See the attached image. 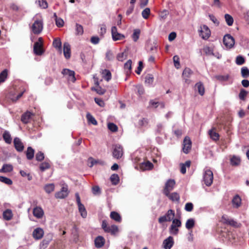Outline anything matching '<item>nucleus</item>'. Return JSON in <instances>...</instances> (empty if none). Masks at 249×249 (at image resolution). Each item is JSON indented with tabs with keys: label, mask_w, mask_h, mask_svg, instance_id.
Here are the masks:
<instances>
[{
	"label": "nucleus",
	"mask_w": 249,
	"mask_h": 249,
	"mask_svg": "<svg viewBox=\"0 0 249 249\" xmlns=\"http://www.w3.org/2000/svg\"><path fill=\"white\" fill-rule=\"evenodd\" d=\"M54 184L53 183H49L44 186V189L47 193L50 194L54 191Z\"/></svg>",
	"instance_id": "nucleus-29"
},
{
	"label": "nucleus",
	"mask_w": 249,
	"mask_h": 249,
	"mask_svg": "<svg viewBox=\"0 0 249 249\" xmlns=\"http://www.w3.org/2000/svg\"><path fill=\"white\" fill-rule=\"evenodd\" d=\"M248 93V91H246L245 89H241L240 93L239 94V99L241 100L244 101Z\"/></svg>",
	"instance_id": "nucleus-45"
},
{
	"label": "nucleus",
	"mask_w": 249,
	"mask_h": 249,
	"mask_svg": "<svg viewBox=\"0 0 249 249\" xmlns=\"http://www.w3.org/2000/svg\"><path fill=\"white\" fill-rule=\"evenodd\" d=\"M154 80V77L152 74H148L145 77V82L146 84L151 85Z\"/></svg>",
	"instance_id": "nucleus-52"
},
{
	"label": "nucleus",
	"mask_w": 249,
	"mask_h": 249,
	"mask_svg": "<svg viewBox=\"0 0 249 249\" xmlns=\"http://www.w3.org/2000/svg\"><path fill=\"white\" fill-rule=\"evenodd\" d=\"M223 43L227 48H231L235 43L234 39L230 35H226L223 37Z\"/></svg>",
	"instance_id": "nucleus-6"
},
{
	"label": "nucleus",
	"mask_w": 249,
	"mask_h": 249,
	"mask_svg": "<svg viewBox=\"0 0 249 249\" xmlns=\"http://www.w3.org/2000/svg\"><path fill=\"white\" fill-rule=\"evenodd\" d=\"M231 164L232 166H237L240 163V159L239 157H236L235 156H233L231 159Z\"/></svg>",
	"instance_id": "nucleus-34"
},
{
	"label": "nucleus",
	"mask_w": 249,
	"mask_h": 249,
	"mask_svg": "<svg viewBox=\"0 0 249 249\" xmlns=\"http://www.w3.org/2000/svg\"><path fill=\"white\" fill-rule=\"evenodd\" d=\"M199 36L203 39H207L211 35V31L207 25H203L199 30Z\"/></svg>",
	"instance_id": "nucleus-7"
},
{
	"label": "nucleus",
	"mask_w": 249,
	"mask_h": 249,
	"mask_svg": "<svg viewBox=\"0 0 249 249\" xmlns=\"http://www.w3.org/2000/svg\"><path fill=\"white\" fill-rule=\"evenodd\" d=\"M5 142L7 144H10L12 142V137L10 133L8 131H5L2 135Z\"/></svg>",
	"instance_id": "nucleus-22"
},
{
	"label": "nucleus",
	"mask_w": 249,
	"mask_h": 249,
	"mask_svg": "<svg viewBox=\"0 0 249 249\" xmlns=\"http://www.w3.org/2000/svg\"><path fill=\"white\" fill-rule=\"evenodd\" d=\"M166 196L173 201H178L180 199L179 194L176 192H174L171 194L169 193V195Z\"/></svg>",
	"instance_id": "nucleus-25"
},
{
	"label": "nucleus",
	"mask_w": 249,
	"mask_h": 249,
	"mask_svg": "<svg viewBox=\"0 0 249 249\" xmlns=\"http://www.w3.org/2000/svg\"><path fill=\"white\" fill-rule=\"evenodd\" d=\"M113 54L110 50H108L106 54V58L109 61L112 60L113 59Z\"/></svg>",
	"instance_id": "nucleus-63"
},
{
	"label": "nucleus",
	"mask_w": 249,
	"mask_h": 249,
	"mask_svg": "<svg viewBox=\"0 0 249 249\" xmlns=\"http://www.w3.org/2000/svg\"><path fill=\"white\" fill-rule=\"evenodd\" d=\"M235 62L237 65H241L245 63V59L243 56L238 55L236 58Z\"/></svg>",
	"instance_id": "nucleus-57"
},
{
	"label": "nucleus",
	"mask_w": 249,
	"mask_h": 249,
	"mask_svg": "<svg viewBox=\"0 0 249 249\" xmlns=\"http://www.w3.org/2000/svg\"><path fill=\"white\" fill-rule=\"evenodd\" d=\"M131 65L132 61L130 59L127 60V61L124 64V69L125 70H127V72H130L131 71Z\"/></svg>",
	"instance_id": "nucleus-43"
},
{
	"label": "nucleus",
	"mask_w": 249,
	"mask_h": 249,
	"mask_svg": "<svg viewBox=\"0 0 249 249\" xmlns=\"http://www.w3.org/2000/svg\"><path fill=\"white\" fill-rule=\"evenodd\" d=\"M110 217L112 219L118 222H121L122 220L120 215L118 213L114 211L110 213Z\"/></svg>",
	"instance_id": "nucleus-26"
},
{
	"label": "nucleus",
	"mask_w": 249,
	"mask_h": 249,
	"mask_svg": "<svg viewBox=\"0 0 249 249\" xmlns=\"http://www.w3.org/2000/svg\"><path fill=\"white\" fill-rule=\"evenodd\" d=\"M140 33V30L139 29H136L134 30L132 35V38L134 42H136L139 38Z\"/></svg>",
	"instance_id": "nucleus-37"
},
{
	"label": "nucleus",
	"mask_w": 249,
	"mask_h": 249,
	"mask_svg": "<svg viewBox=\"0 0 249 249\" xmlns=\"http://www.w3.org/2000/svg\"><path fill=\"white\" fill-rule=\"evenodd\" d=\"M112 183L114 185H116L118 183L119 181V178L117 174H114L112 175L110 178Z\"/></svg>",
	"instance_id": "nucleus-42"
},
{
	"label": "nucleus",
	"mask_w": 249,
	"mask_h": 249,
	"mask_svg": "<svg viewBox=\"0 0 249 249\" xmlns=\"http://www.w3.org/2000/svg\"><path fill=\"white\" fill-rule=\"evenodd\" d=\"M35 151L31 147H28L26 151V155L28 160H31L34 157Z\"/></svg>",
	"instance_id": "nucleus-27"
},
{
	"label": "nucleus",
	"mask_w": 249,
	"mask_h": 249,
	"mask_svg": "<svg viewBox=\"0 0 249 249\" xmlns=\"http://www.w3.org/2000/svg\"><path fill=\"white\" fill-rule=\"evenodd\" d=\"M103 77L107 81H109L111 79V73L110 71L107 69H105L102 71Z\"/></svg>",
	"instance_id": "nucleus-31"
},
{
	"label": "nucleus",
	"mask_w": 249,
	"mask_h": 249,
	"mask_svg": "<svg viewBox=\"0 0 249 249\" xmlns=\"http://www.w3.org/2000/svg\"><path fill=\"white\" fill-rule=\"evenodd\" d=\"M38 3L39 6L43 9H46L48 7V3L46 0H38L36 1Z\"/></svg>",
	"instance_id": "nucleus-44"
},
{
	"label": "nucleus",
	"mask_w": 249,
	"mask_h": 249,
	"mask_svg": "<svg viewBox=\"0 0 249 249\" xmlns=\"http://www.w3.org/2000/svg\"><path fill=\"white\" fill-rule=\"evenodd\" d=\"M78 210L83 218H86L87 216V213L84 205L82 204L78 206Z\"/></svg>",
	"instance_id": "nucleus-30"
},
{
	"label": "nucleus",
	"mask_w": 249,
	"mask_h": 249,
	"mask_svg": "<svg viewBox=\"0 0 249 249\" xmlns=\"http://www.w3.org/2000/svg\"><path fill=\"white\" fill-rule=\"evenodd\" d=\"M13 216L12 212L10 209H7L3 213V217L6 220H10Z\"/></svg>",
	"instance_id": "nucleus-24"
},
{
	"label": "nucleus",
	"mask_w": 249,
	"mask_h": 249,
	"mask_svg": "<svg viewBox=\"0 0 249 249\" xmlns=\"http://www.w3.org/2000/svg\"><path fill=\"white\" fill-rule=\"evenodd\" d=\"M43 230L40 228H37L33 231V236L35 239L38 240L43 237Z\"/></svg>",
	"instance_id": "nucleus-16"
},
{
	"label": "nucleus",
	"mask_w": 249,
	"mask_h": 249,
	"mask_svg": "<svg viewBox=\"0 0 249 249\" xmlns=\"http://www.w3.org/2000/svg\"><path fill=\"white\" fill-rule=\"evenodd\" d=\"M241 75L243 78L249 77V69L246 67H243L241 70Z\"/></svg>",
	"instance_id": "nucleus-38"
},
{
	"label": "nucleus",
	"mask_w": 249,
	"mask_h": 249,
	"mask_svg": "<svg viewBox=\"0 0 249 249\" xmlns=\"http://www.w3.org/2000/svg\"><path fill=\"white\" fill-rule=\"evenodd\" d=\"M232 204L236 207L238 208L241 204V199L239 195H235L232 200Z\"/></svg>",
	"instance_id": "nucleus-21"
},
{
	"label": "nucleus",
	"mask_w": 249,
	"mask_h": 249,
	"mask_svg": "<svg viewBox=\"0 0 249 249\" xmlns=\"http://www.w3.org/2000/svg\"><path fill=\"white\" fill-rule=\"evenodd\" d=\"M191 165V161L190 160L186 161L184 163L180 164V172L184 174L186 172V167H189Z\"/></svg>",
	"instance_id": "nucleus-28"
},
{
	"label": "nucleus",
	"mask_w": 249,
	"mask_h": 249,
	"mask_svg": "<svg viewBox=\"0 0 249 249\" xmlns=\"http://www.w3.org/2000/svg\"><path fill=\"white\" fill-rule=\"evenodd\" d=\"M53 45V47L58 50H61L62 43L59 38H55L54 39Z\"/></svg>",
	"instance_id": "nucleus-36"
},
{
	"label": "nucleus",
	"mask_w": 249,
	"mask_h": 249,
	"mask_svg": "<svg viewBox=\"0 0 249 249\" xmlns=\"http://www.w3.org/2000/svg\"><path fill=\"white\" fill-rule=\"evenodd\" d=\"M33 213L35 217L37 218H41L44 215V211L40 207L36 206L34 208Z\"/></svg>",
	"instance_id": "nucleus-13"
},
{
	"label": "nucleus",
	"mask_w": 249,
	"mask_h": 249,
	"mask_svg": "<svg viewBox=\"0 0 249 249\" xmlns=\"http://www.w3.org/2000/svg\"><path fill=\"white\" fill-rule=\"evenodd\" d=\"M20 174L22 177H27L28 180H31L33 178L32 176L30 174V173H27L25 171L20 170Z\"/></svg>",
	"instance_id": "nucleus-54"
},
{
	"label": "nucleus",
	"mask_w": 249,
	"mask_h": 249,
	"mask_svg": "<svg viewBox=\"0 0 249 249\" xmlns=\"http://www.w3.org/2000/svg\"><path fill=\"white\" fill-rule=\"evenodd\" d=\"M222 219L224 220V222L227 224H229L235 227H238V223L233 219L228 218H225V216H224L222 217Z\"/></svg>",
	"instance_id": "nucleus-23"
},
{
	"label": "nucleus",
	"mask_w": 249,
	"mask_h": 249,
	"mask_svg": "<svg viewBox=\"0 0 249 249\" xmlns=\"http://www.w3.org/2000/svg\"><path fill=\"white\" fill-rule=\"evenodd\" d=\"M50 167L49 162L45 161L42 162L40 165V169L42 171H45L46 169H49Z\"/></svg>",
	"instance_id": "nucleus-58"
},
{
	"label": "nucleus",
	"mask_w": 249,
	"mask_h": 249,
	"mask_svg": "<svg viewBox=\"0 0 249 249\" xmlns=\"http://www.w3.org/2000/svg\"><path fill=\"white\" fill-rule=\"evenodd\" d=\"M213 173L210 169H206L203 174V181L207 186L212 185L213 181Z\"/></svg>",
	"instance_id": "nucleus-2"
},
{
	"label": "nucleus",
	"mask_w": 249,
	"mask_h": 249,
	"mask_svg": "<svg viewBox=\"0 0 249 249\" xmlns=\"http://www.w3.org/2000/svg\"><path fill=\"white\" fill-rule=\"evenodd\" d=\"M62 73L63 74L69 76V80L72 82H74L76 80V78L74 76V71H73L70 70L69 69H63Z\"/></svg>",
	"instance_id": "nucleus-10"
},
{
	"label": "nucleus",
	"mask_w": 249,
	"mask_h": 249,
	"mask_svg": "<svg viewBox=\"0 0 249 249\" xmlns=\"http://www.w3.org/2000/svg\"><path fill=\"white\" fill-rule=\"evenodd\" d=\"M150 14V9L149 8H145L142 12V15L144 19H147Z\"/></svg>",
	"instance_id": "nucleus-47"
},
{
	"label": "nucleus",
	"mask_w": 249,
	"mask_h": 249,
	"mask_svg": "<svg viewBox=\"0 0 249 249\" xmlns=\"http://www.w3.org/2000/svg\"><path fill=\"white\" fill-rule=\"evenodd\" d=\"M195 220L193 218L188 219L185 224L186 228L190 230L193 228L195 226Z\"/></svg>",
	"instance_id": "nucleus-35"
},
{
	"label": "nucleus",
	"mask_w": 249,
	"mask_h": 249,
	"mask_svg": "<svg viewBox=\"0 0 249 249\" xmlns=\"http://www.w3.org/2000/svg\"><path fill=\"white\" fill-rule=\"evenodd\" d=\"M112 37L114 41H117L123 39L124 38V36L123 34L118 33Z\"/></svg>",
	"instance_id": "nucleus-56"
},
{
	"label": "nucleus",
	"mask_w": 249,
	"mask_h": 249,
	"mask_svg": "<svg viewBox=\"0 0 249 249\" xmlns=\"http://www.w3.org/2000/svg\"><path fill=\"white\" fill-rule=\"evenodd\" d=\"M43 28V23L42 18L36 19L31 27L32 32L36 35L39 34L42 32Z\"/></svg>",
	"instance_id": "nucleus-1"
},
{
	"label": "nucleus",
	"mask_w": 249,
	"mask_h": 249,
	"mask_svg": "<svg viewBox=\"0 0 249 249\" xmlns=\"http://www.w3.org/2000/svg\"><path fill=\"white\" fill-rule=\"evenodd\" d=\"M209 134L211 139H212L214 141H216L219 139V134L213 131V130H210L209 131Z\"/></svg>",
	"instance_id": "nucleus-39"
},
{
	"label": "nucleus",
	"mask_w": 249,
	"mask_h": 249,
	"mask_svg": "<svg viewBox=\"0 0 249 249\" xmlns=\"http://www.w3.org/2000/svg\"><path fill=\"white\" fill-rule=\"evenodd\" d=\"M225 19L227 24L229 26H231L233 23V18L229 14H226L225 15Z\"/></svg>",
	"instance_id": "nucleus-41"
},
{
	"label": "nucleus",
	"mask_w": 249,
	"mask_h": 249,
	"mask_svg": "<svg viewBox=\"0 0 249 249\" xmlns=\"http://www.w3.org/2000/svg\"><path fill=\"white\" fill-rule=\"evenodd\" d=\"M203 51L207 55H214L213 50L209 47H205L203 48Z\"/></svg>",
	"instance_id": "nucleus-59"
},
{
	"label": "nucleus",
	"mask_w": 249,
	"mask_h": 249,
	"mask_svg": "<svg viewBox=\"0 0 249 249\" xmlns=\"http://www.w3.org/2000/svg\"><path fill=\"white\" fill-rule=\"evenodd\" d=\"M193 209V204L191 202L187 203L185 206V210L187 212H191Z\"/></svg>",
	"instance_id": "nucleus-64"
},
{
	"label": "nucleus",
	"mask_w": 249,
	"mask_h": 249,
	"mask_svg": "<svg viewBox=\"0 0 249 249\" xmlns=\"http://www.w3.org/2000/svg\"><path fill=\"white\" fill-rule=\"evenodd\" d=\"M176 182L174 179H169L166 182L165 186L163 189V194L165 196L169 195L170 193L174 188Z\"/></svg>",
	"instance_id": "nucleus-4"
},
{
	"label": "nucleus",
	"mask_w": 249,
	"mask_h": 249,
	"mask_svg": "<svg viewBox=\"0 0 249 249\" xmlns=\"http://www.w3.org/2000/svg\"><path fill=\"white\" fill-rule=\"evenodd\" d=\"M175 214V212L173 210L170 209L164 215L159 218L158 221L160 223H162L167 221H171L174 219Z\"/></svg>",
	"instance_id": "nucleus-3"
},
{
	"label": "nucleus",
	"mask_w": 249,
	"mask_h": 249,
	"mask_svg": "<svg viewBox=\"0 0 249 249\" xmlns=\"http://www.w3.org/2000/svg\"><path fill=\"white\" fill-rule=\"evenodd\" d=\"M14 144L16 149L18 152H21L24 149V145L19 138L16 137L14 140Z\"/></svg>",
	"instance_id": "nucleus-14"
},
{
	"label": "nucleus",
	"mask_w": 249,
	"mask_h": 249,
	"mask_svg": "<svg viewBox=\"0 0 249 249\" xmlns=\"http://www.w3.org/2000/svg\"><path fill=\"white\" fill-rule=\"evenodd\" d=\"M13 166L10 164H5L2 166V168L1 169V172L7 173L10 172L13 170Z\"/></svg>",
	"instance_id": "nucleus-33"
},
{
	"label": "nucleus",
	"mask_w": 249,
	"mask_h": 249,
	"mask_svg": "<svg viewBox=\"0 0 249 249\" xmlns=\"http://www.w3.org/2000/svg\"><path fill=\"white\" fill-rule=\"evenodd\" d=\"M69 194L68 186L66 185L62 187L61 190L57 192L55 194V196L57 198L63 199L66 197Z\"/></svg>",
	"instance_id": "nucleus-8"
},
{
	"label": "nucleus",
	"mask_w": 249,
	"mask_h": 249,
	"mask_svg": "<svg viewBox=\"0 0 249 249\" xmlns=\"http://www.w3.org/2000/svg\"><path fill=\"white\" fill-rule=\"evenodd\" d=\"M33 115L31 112L27 111L23 113L21 117V122L25 124H27L29 122L31 116Z\"/></svg>",
	"instance_id": "nucleus-17"
},
{
	"label": "nucleus",
	"mask_w": 249,
	"mask_h": 249,
	"mask_svg": "<svg viewBox=\"0 0 249 249\" xmlns=\"http://www.w3.org/2000/svg\"><path fill=\"white\" fill-rule=\"evenodd\" d=\"M91 89H92V90L96 91V92L100 95H103L106 92V90L104 89H102L100 87H97L96 88H92Z\"/></svg>",
	"instance_id": "nucleus-53"
},
{
	"label": "nucleus",
	"mask_w": 249,
	"mask_h": 249,
	"mask_svg": "<svg viewBox=\"0 0 249 249\" xmlns=\"http://www.w3.org/2000/svg\"><path fill=\"white\" fill-rule=\"evenodd\" d=\"M112 155L114 158L119 159L123 155V147L120 144H115L113 146Z\"/></svg>",
	"instance_id": "nucleus-5"
},
{
	"label": "nucleus",
	"mask_w": 249,
	"mask_h": 249,
	"mask_svg": "<svg viewBox=\"0 0 249 249\" xmlns=\"http://www.w3.org/2000/svg\"><path fill=\"white\" fill-rule=\"evenodd\" d=\"M76 31L77 35H82L83 33V28L82 26L76 23Z\"/></svg>",
	"instance_id": "nucleus-61"
},
{
	"label": "nucleus",
	"mask_w": 249,
	"mask_h": 249,
	"mask_svg": "<svg viewBox=\"0 0 249 249\" xmlns=\"http://www.w3.org/2000/svg\"><path fill=\"white\" fill-rule=\"evenodd\" d=\"M127 58V54L125 52L119 53L117 55V59L118 61H123Z\"/></svg>",
	"instance_id": "nucleus-49"
},
{
	"label": "nucleus",
	"mask_w": 249,
	"mask_h": 249,
	"mask_svg": "<svg viewBox=\"0 0 249 249\" xmlns=\"http://www.w3.org/2000/svg\"><path fill=\"white\" fill-rule=\"evenodd\" d=\"M95 246L97 248H100L103 247L105 244V239L101 236H98L94 240Z\"/></svg>",
	"instance_id": "nucleus-19"
},
{
	"label": "nucleus",
	"mask_w": 249,
	"mask_h": 249,
	"mask_svg": "<svg viewBox=\"0 0 249 249\" xmlns=\"http://www.w3.org/2000/svg\"><path fill=\"white\" fill-rule=\"evenodd\" d=\"M42 44L39 42H36L34 45V53L37 55H41L43 54L44 51L42 49Z\"/></svg>",
	"instance_id": "nucleus-11"
},
{
	"label": "nucleus",
	"mask_w": 249,
	"mask_h": 249,
	"mask_svg": "<svg viewBox=\"0 0 249 249\" xmlns=\"http://www.w3.org/2000/svg\"><path fill=\"white\" fill-rule=\"evenodd\" d=\"M195 87L196 89L197 90L198 92L200 95L202 96L204 94L205 89L202 83H197L195 85Z\"/></svg>",
	"instance_id": "nucleus-20"
},
{
	"label": "nucleus",
	"mask_w": 249,
	"mask_h": 249,
	"mask_svg": "<svg viewBox=\"0 0 249 249\" xmlns=\"http://www.w3.org/2000/svg\"><path fill=\"white\" fill-rule=\"evenodd\" d=\"M118 231V228L116 225H112L109 226L107 230H105V232L111 233L112 234H115Z\"/></svg>",
	"instance_id": "nucleus-32"
},
{
	"label": "nucleus",
	"mask_w": 249,
	"mask_h": 249,
	"mask_svg": "<svg viewBox=\"0 0 249 249\" xmlns=\"http://www.w3.org/2000/svg\"><path fill=\"white\" fill-rule=\"evenodd\" d=\"M36 159L37 161H41L44 159V154L39 151L37 152L36 155Z\"/></svg>",
	"instance_id": "nucleus-62"
},
{
	"label": "nucleus",
	"mask_w": 249,
	"mask_h": 249,
	"mask_svg": "<svg viewBox=\"0 0 249 249\" xmlns=\"http://www.w3.org/2000/svg\"><path fill=\"white\" fill-rule=\"evenodd\" d=\"M169 232L173 235H177L178 232V227H174L173 225H171L169 228Z\"/></svg>",
	"instance_id": "nucleus-51"
},
{
	"label": "nucleus",
	"mask_w": 249,
	"mask_h": 249,
	"mask_svg": "<svg viewBox=\"0 0 249 249\" xmlns=\"http://www.w3.org/2000/svg\"><path fill=\"white\" fill-rule=\"evenodd\" d=\"M7 70H4L0 73V83L3 82L7 77Z\"/></svg>",
	"instance_id": "nucleus-46"
},
{
	"label": "nucleus",
	"mask_w": 249,
	"mask_h": 249,
	"mask_svg": "<svg viewBox=\"0 0 249 249\" xmlns=\"http://www.w3.org/2000/svg\"><path fill=\"white\" fill-rule=\"evenodd\" d=\"M171 225H173L174 227H180L181 225V221L178 219L175 218L172 220V224Z\"/></svg>",
	"instance_id": "nucleus-60"
},
{
	"label": "nucleus",
	"mask_w": 249,
	"mask_h": 249,
	"mask_svg": "<svg viewBox=\"0 0 249 249\" xmlns=\"http://www.w3.org/2000/svg\"><path fill=\"white\" fill-rule=\"evenodd\" d=\"M174 242L173 237L169 236L163 242V246L165 249H171L174 245Z\"/></svg>",
	"instance_id": "nucleus-12"
},
{
	"label": "nucleus",
	"mask_w": 249,
	"mask_h": 249,
	"mask_svg": "<svg viewBox=\"0 0 249 249\" xmlns=\"http://www.w3.org/2000/svg\"><path fill=\"white\" fill-rule=\"evenodd\" d=\"M193 72L191 70L188 68H186L182 73V77L185 80V83L189 84L190 81L188 78L190 77Z\"/></svg>",
	"instance_id": "nucleus-18"
},
{
	"label": "nucleus",
	"mask_w": 249,
	"mask_h": 249,
	"mask_svg": "<svg viewBox=\"0 0 249 249\" xmlns=\"http://www.w3.org/2000/svg\"><path fill=\"white\" fill-rule=\"evenodd\" d=\"M230 76L229 74L221 75H218L215 76V78L219 81H228L229 79Z\"/></svg>",
	"instance_id": "nucleus-50"
},
{
	"label": "nucleus",
	"mask_w": 249,
	"mask_h": 249,
	"mask_svg": "<svg viewBox=\"0 0 249 249\" xmlns=\"http://www.w3.org/2000/svg\"><path fill=\"white\" fill-rule=\"evenodd\" d=\"M0 181L7 185H11L13 183L11 179L3 176H0Z\"/></svg>",
	"instance_id": "nucleus-48"
},
{
	"label": "nucleus",
	"mask_w": 249,
	"mask_h": 249,
	"mask_svg": "<svg viewBox=\"0 0 249 249\" xmlns=\"http://www.w3.org/2000/svg\"><path fill=\"white\" fill-rule=\"evenodd\" d=\"M108 128L112 132H116L118 130L117 126L114 123H109L107 124Z\"/></svg>",
	"instance_id": "nucleus-55"
},
{
	"label": "nucleus",
	"mask_w": 249,
	"mask_h": 249,
	"mask_svg": "<svg viewBox=\"0 0 249 249\" xmlns=\"http://www.w3.org/2000/svg\"><path fill=\"white\" fill-rule=\"evenodd\" d=\"M182 150L184 153L188 154L191 150L192 147V142L190 139L186 137L183 140Z\"/></svg>",
	"instance_id": "nucleus-9"
},
{
	"label": "nucleus",
	"mask_w": 249,
	"mask_h": 249,
	"mask_svg": "<svg viewBox=\"0 0 249 249\" xmlns=\"http://www.w3.org/2000/svg\"><path fill=\"white\" fill-rule=\"evenodd\" d=\"M63 53L66 59L71 57V46L68 42H65L63 44Z\"/></svg>",
	"instance_id": "nucleus-15"
},
{
	"label": "nucleus",
	"mask_w": 249,
	"mask_h": 249,
	"mask_svg": "<svg viewBox=\"0 0 249 249\" xmlns=\"http://www.w3.org/2000/svg\"><path fill=\"white\" fill-rule=\"evenodd\" d=\"M87 119L88 122L93 125H97V122L95 118L89 113H88L86 115Z\"/></svg>",
	"instance_id": "nucleus-40"
}]
</instances>
